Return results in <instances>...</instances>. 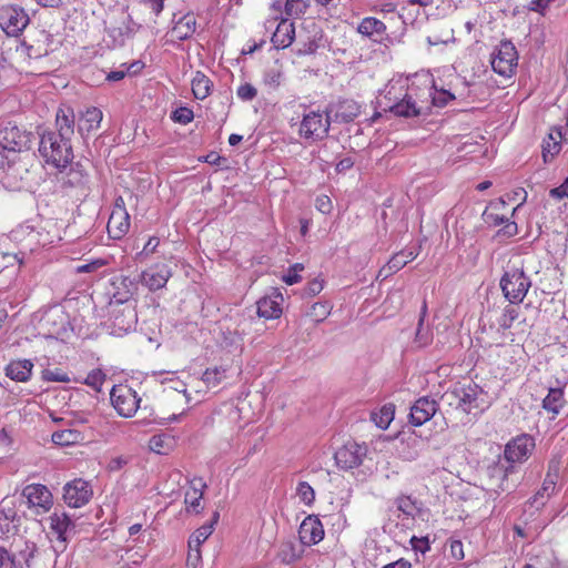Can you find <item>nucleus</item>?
<instances>
[{
    "mask_svg": "<svg viewBox=\"0 0 568 568\" xmlns=\"http://www.w3.org/2000/svg\"><path fill=\"white\" fill-rule=\"evenodd\" d=\"M315 206L320 212L328 214L332 210V201L327 195H321L317 196Z\"/></svg>",
    "mask_w": 568,
    "mask_h": 568,
    "instance_id": "680f3d73",
    "label": "nucleus"
},
{
    "mask_svg": "<svg viewBox=\"0 0 568 568\" xmlns=\"http://www.w3.org/2000/svg\"><path fill=\"white\" fill-rule=\"evenodd\" d=\"M130 229V215L122 196L114 201L113 210L108 221V232L112 239H122Z\"/></svg>",
    "mask_w": 568,
    "mask_h": 568,
    "instance_id": "dca6fc26",
    "label": "nucleus"
},
{
    "mask_svg": "<svg viewBox=\"0 0 568 568\" xmlns=\"http://www.w3.org/2000/svg\"><path fill=\"white\" fill-rule=\"evenodd\" d=\"M437 412V403L429 397L418 398L410 407L409 420L414 426H422Z\"/></svg>",
    "mask_w": 568,
    "mask_h": 568,
    "instance_id": "412c9836",
    "label": "nucleus"
},
{
    "mask_svg": "<svg viewBox=\"0 0 568 568\" xmlns=\"http://www.w3.org/2000/svg\"><path fill=\"white\" fill-rule=\"evenodd\" d=\"M566 400L561 387H550L547 396L542 400V407L554 415H558Z\"/></svg>",
    "mask_w": 568,
    "mask_h": 568,
    "instance_id": "72a5a7b5",
    "label": "nucleus"
},
{
    "mask_svg": "<svg viewBox=\"0 0 568 568\" xmlns=\"http://www.w3.org/2000/svg\"><path fill=\"white\" fill-rule=\"evenodd\" d=\"M17 511L13 506L2 501L0 507V531L9 534L16 528Z\"/></svg>",
    "mask_w": 568,
    "mask_h": 568,
    "instance_id": "e433bc0d",
    "label": "nucleus"
},
{
    "mask_svg": "<svg viewBox=\"0 0 568 568\" xmlns=\"http://www.w3.org/2000/svg\"><path fill=\"white\" fill-rule=\"evenodd\" d=\"M418 255V251L414 247H406L400 252L394 254L386 265H384L379 273L378 277H388L389 275L402 270L408 262L414 261Z\"/></svg>",
    "mask_w": 568,
    "mask_h": 568,
    "instance_id": "b1692460",
    "label": "nucleus"
},
{
    "mask_svg": "<svg viewBox=\"0 0 568 568\" xmlns=\"http://www.w3.org/2000/svg\"><path fill=\"white\" fill-rule=\"evenodd\" d=\"M160 244V240L159 237H150L149 241L146 242V244L144 245L143 250L138 253V257H142V256H148L150 254H153L156 250V247L159 246Z\"/></svg>",
    "mask_w": 568,
    "mask_h": 568,
    "instance_id": "052dcab7",
    "label": "nucleus"
},
{
    "mask_svg": "<svg viewBox=\"0 0 568 568\" xmlns=\"http://www.w3.org/2000/svg\"><path fill=\"white\" fill-rule=\"evenodd\" d=\"M554 0H531L528 4V9L530 11L538 12L540 14H545L546 10L550 6Z\"/></svg>",
    "mask_w": 568,
    "mask_h": 568,
    "instance_id": "bf43d9fd",
    "label": "nucleus"
},
{
    "mask_svg": "<svg viewBox=\"0 0 568 568\" xmlns=\"http://www.w3.org/2000/svg\"><path fill=\"white\" fill-rule=\"evenodd\" d=\"M499 286L504 297L510 304H519L531 287V280L526 275L523 266L513 265L504 272Z\"/></svg>",
    "mask_w": 568,
    "mask_h": 568,
    "instance_id": "423d86ee",
    "label": "nucleus"
},
{
    "mask_svg": "<svg viewBox=\"0 0 568 568\" xmlns=\"http://www.w3.org/2000/svg\"><path fill=\"white\" fill-rule=\"evenodd\" d=\"M550 196L558 200L568 197V178L561 185L550 190Z\"/></svg>",
    "mask_w": 568,
    "mask_h": 568,
    "instance_id": "0e129e2a",
    "label": "nucleus"
},
{
    "mask_svg": "<svg viewBox=\"0 0 568 568\" xmlns=\"http://www.w3.org/2000/svg\"><path fill=\"white\" fill-rule=\"evenodd\" d=\"M324 528L315 515L307 516L300 525L298 536L303 545L312 546L318 544L324 538Z\"/></svg>",
    "mask_w": 568,
    "mask_h": 568,
    "instance_id": "aec40b11",
    "label": "nucleus"
},
{
    "mask_svg": "<svg viewBox=\"0 0 568 568\" xmlns=\"http://www.w3.org/2000/svg\"><path fill=\"white\" fill-rule=\"evenodd\" d=\"M51 439L55 445L71 446L80 443L83 439V435L77 429H63L54 432Z\"/></svg>",
    "mask_w": 568,
    "mask_h": 568,
    "instance_id": "4c0bfd02",
    "label": "nucleus"
},
{
    "mask_svg": "<svg viewBox=\"0 0 568 568\" xmlns=\"http://www.w3.org/2000/svg\"><path fill=\"white\" fill-rule=\"evenodd\" d=\"M395 406L386 404L376 412H372L371 419L381 429H387L394 419Z\"/></svg>",
    "mask_w": 568,
    "mask_h": 568,
    "instance_id": "c9c22d12",
    "label": "nucleus"
},
{
    "mask_svg": "<svg viewBox=\"0 0 568 568\" xmlns=\"http://www.w3.org/2000/svg\"><path fill=\"white\" fill-rule=\"evenodd\" d=\"M295 38L294 23L287 19H282L272 36V43L276 49L290 47Z\"/></svg>",
    "mask_w": 568,
    "mask_h": 568,
    "instance_id": "c85d7f7f",
    "label": "nucleus"
},
{
    "mask_svg": "<svg viewBox=\"0 0 568 568\" xmlns=\"http://www.w3.org/2000/svg\"><path fill=\"white\" fill-rule=\"evenodd\" d=\"M310 0H285V13L288 17H300L305 13Z\"/></svg>",
    "mask_w": 568,
    "mask_h": 568,
    "instance_id": "de8ad7c7",
    "label": "nucleus"
},
{
    "mask_svg": "<svg viewBox=\"0 0 568 568\" xmlns=\"http://www.w3.org/2000/svg\"><path fill=\"white\" fill-rule=\"evenodd\" d=\"M484 392L476 384L455 386L442 396L443 402L466 414H477L487 407Z\"/></svg>",
    "mask_w": 568,
    "mask_h": 568,
    "instance_id": "39448f33",
    "label": "nucleus"
},
{
    "mask_svg": "<svg viewBox=\"0 0 568 568\" xmlns=\"http://www.w3.org/2000/svg\"><path fill=\"white\" fill-rule=\"evenodd\" d=\"M175 445L173 436L166 433L153 435L149 440V448L160 455L169 454Z\"/></svg>",
    "mask_w": 568,
    "mask_h": 568,
    "instance_id": "f704fd0d",
    "label": "nucleus"
},
{
    "mask_svg": "<svg viewBox=\"0 0 568 568\" xmlns=\"http://www.w3.org/2000/svg\"><path fill=\"white\" fill-rule=\"evenodd\" d=\"M534 448V438L523 434L509 440L505 446L504 455L499 457L520 468V465L529 458Z\"/></svg>",
    "mask_w": 568,
    "mask_h": 568,
    "instance_id": "f8f14e48",
    "label": "nucleus"
},
{
    "mask_svg": "<svg viewBox=\"0 0 568 568\" xmlns=\"http://www.w3.org/2000/svg\"><path fill=\"white\" fill-rule=\"evenodd\" d=\"M296 495L307 506H311L315 500V491L307 481H300L297 484Z\"/></svg>",
    "mask_w": 568,
    "mask_h": 568,
    "instance_id": "09e8293b",
    "label": "nucleus"
},
{
    "mask_svg": "<svg viewBox=\"0 0 568 568\" xmlns=\"http://www.w3.org/2000/svg\"><path fill=\"white\" fill-rule=\"evenodd\" d=\"M490 63L496 73L510 78L518 65V53L514 43L509 40L501 41L493 51Z\"/></svg>",
    "mask_w": 568,
    "mask_h": 568,
    "instance_id": "1a4fd4ad",
    "label": "nucleus"
},
{
    "mask_svg": "<svg viewBox=\"0 0 568 568\" xmlns=\"http://www.w3.org/2000/svg\"><path fill=\"white\" fill-rule=\"evenodd\" d=\"M435 87L432 79L424 78L422 87L412 83L404 92V104L396 108L397 116L414 118L422 114H427L433 105Z\"/></svg>",
    "mask_w": 568,
    "mask_h": 568,
    "instance_id": "20e7f679",
    "label": "nucleus"
},
{
    "mask_svg": "<svg viewBox=\"0 0 568 568\" xmlns=\"http://www.w3.org/2000/svg\"><path fill=\"white\" fill-rule=\"evenodd\" d=\"M10 239L30 252L40 246L52 244L60 240L57 224L51 220L41 221L34 225L29 222L18 225L10 232Z\"/></svg>",
    "mask_w": 568,
    "mask_h": 568,
    "instance_id": "7ed1b4c3",
    "label": "nucleus"
},
{
    "mask_svg": "<svg viewBox=\"0 0 568 568\" xmlns=\"http://www.w3.org/2000/svg\"><path fill=\"white\" fill-rule=\"evenodd\" d=\"M323 290V283L318 280H313L308 283L307 287L305 288V293L308 296H315L320 294Z\"/></svg>",
    "mask_w": 568,
    "mask_h": 568,
    "instance_id": "774afa93",
    "label": "nucleus"
},
{
    "mask_svg": "<svg viewBox=\"0 0 568 568\" xmlns=\"http://www.w3.org/2000/svg\"><path fill=\"white\" fill-rule=\"evenodd\" d=\"M212 82L202 72H196L192 80V92L199 100H204L211 92Z\"/></svg>",
    "mask_w": 568,
    "mask_h": 568,
    "instance_id": "58836bf2",
    "label": "nucleus"
},
{
    "mask_svg": "<svg viewBox=\"0 0 568 568\" xmlns=\"http://www.w3.org/2000/svg\"><path fill=\"white\" fill-rule=\"evenodd\" d=\"M196 20L193 14H185L175 22L171 36L178 40H186L195 32Z\"/></svg>",
    "mask_w": 568,
    "mask_h": 568,
    "instance_id": "2f4dec72",
    "label": "nucleus"
},
{
    "mask_svg": "<svg viewBox=\"0 0 568 568\" xmlns=\"http://www.w3.org/2000/svg\"><path fill=\"white\" fill-rule=\"evenodd\" d=\"M397 509L407 517L414 518L420 510V504L412 496L400 495L395 499Z\"/></svg>",
    "mask_w": 568,
    "mask_h": 568,
    "instance_id": "ea45409f",
    "label": "nucleus"
},
{
    "mask_svg": "<svg viewBox=\"0 0 568 568\" xmlns=\"http://www.w3.org/2000/svg\"><path fill=\"white\" fill-rule=\"evenodd\" d=\"M29 22V16L21 7L4 6L0 9V28L10 37L19 36Z\"/></svg>",
    "mask_w": 568,
    "mask_h": 568,
    "instance_id": "ddd939ff",
    "label": "nucleus"
},
{
    "mask_svg": "<svg viewBox=\"0 0 568 568\" xmlns=\"http://www.w3.org/2000/svg\"><path fill=\"white\" fill-rule=\"evenodd\" d=\"M113 292L110 305L112 307L125 304L136 292L135 282L128 276H118L112 282Z\"/></svg>",
    "mask_w": 568,
    "mask_h": 568,
    "instance_id": "4be33fe9",
    "label": "nucleus"
},
{
    "mask_svg": "<svg viewBox=\"0 0 568 568\" xmlns=\"http://www.w3.org/2000/svg\"><path fill=\"white\" fill-rule=\"evenodd\" d=\"M517 304H508L504 310L503 314L498 320V326L503 331L509 329L514 322L519 317V308L516 306Z\"/></svg>",
    "mask_w": 568,
    "mask_h": 568,
    "instance_id": "37998d69",
    "label": "nucleus"
},
{
    "mask_svg": "<svg viewBox=\"0 0 568 568\" xmlns=\"http://www.w3.org/2000/svg\"><path fill=\"white\" fill-rule=\"evenodd\" d=\"M404 92L402 87L388 83L377 98L378 106L397 115L395 106L404 104Z\"/></svg>",
    "mask_w": 568,
    "mask_h": 568,
    "instance_id": "5701e85b",
    "label": "nucleus"
},
{
    "mask_svg": "<svg viewBox=\"0 0 568 568\" xmlns=\"http://www.w3.org/2000/svg\"><path fill=\"white\" fill-rule=\"evenodd\" d=\"M454 99H455V95L453 93H450L449 91H447V90L437 91L435 89L434 90V97H433V105L444 106L449 101H452Z\"/></svg>",
    "mask_w": 568,
    "mask_h": 568,
    "instance_id": "6e6d98bb",
    "label": "nucleus"
},
{
    "mask_svg": "<svg viewBox=\"0 0 568 568\" xmlns=\"http://www.w3.org/2000/svg\"><path fill=\"white\" fill-rule=\"evenodd\" d=\"M42 377L47 382H59V383H69L70 377L67 373L61 369H45L42 373Z\"/></svg>",
    "mask_w": 568,
    "mask_h": 568,
    "instance_id": "864d4df0",
    "label": "nucleus"
},
{
    "mask_svg": "<svg viewBox=\"0 0 568 568\" xmlns=\"http://www.w3.org/2000/svg\"><path fill=\"white\" fill-rule=\"evenodd\" d=\"M332 311V305L328 302H316L314 303L307 315L315 322H323Z\"/></svg>",
    "mask_w": 568,
    "mask_h": 568,
    "instance_id": "49530a36",
    "label": "nucleus"
},
{
    "mask_svg": "<svg viewBox=\"0 0 568 568\" xmlns=\"http://www.w3.org/2000/svg\"><path fill=\"white\" fill-rule=\"evenodd\" d=\"M303 270H304V265L301 263H296V264L292 265L287 270V273L283 276V281L287 285H293V284L301 282L302 276L300 275V272H302Z\"/></svg>",
    "mask_w": 568,
    "mask_h": 568,
    "instance_id": "603ef678",
    "label": "nucleus"
},
{
    "mask_svg": "<svg viewBox=\"0 0 568 568\" xmlns=\"http://www.w3.org/2000/svg\"><path fill=\"white\" fill-rule=\"evenodd\" d=\"M332 121L328 109L324 112L310 111L303 115L298 134L306 140L321 141L327 136Z\"/></svg>",
    "mask_w": 568,
    "mask_h": 568,
    "instance_id": "6e6552de",
    "label": "nucleus"
},
{
    "mask_svg": "<svg viewBox=\"0 0 568 568\" xmlns=\"http://www.w3.org/2000/svg\"><path fill=\"white\" fill-rule=\"evenodd\" d=\"M202 560L201 550L197 548H189L185 566L186 568H196Z\"/></svg>",
    "mask_w": 568,
    "mask_h": 568,
    "instance_id": "13d9d810",
    "label": "nucleus"
},
{
    "mask_svg": "<svg viewBox=\"0 0 568 568\" xmlns=\"http://www.w3.org/2000/svg\"><path fill=\"white\" fill-rule=\"evenodd\" d=\"M172 276L171 268L165 263H156L143 271L140 275L141 283L150 291L163 288Z\"/></svg>",
    "mask_w": 568,
    "mask_h": 568,
    "instance_id": "6ab92c4d",
    "label": "nucleus"
},
{
    "mask_svg": "<svg viewBox=\"0 0 568 568\" xmlns=\"http://www.w3.org/2000/svg\"><path fill=\"white\" fill-rule=\"evenodd\" d=\"M111 402L119 415L131 417L138 410L140 398L135 390L128 386H114L110 394Z\"/></svg>",
    "mask_w": 568,
    "mask_h": 568,
    "instance_id": "4468645a",
    "label": "nucleus"
},
{
    "mask_svg": "<svg viewBox=\"0 0 568 568\" xmlns=\"http://www.w3.org/2000/svg\"><path fill=\"white\" fill-rule=\"evenodd\" d=\"M561 149L559 139H556V133L554 129L548 134V138L544 140L542 142V158L544 161L547 163L551 161L556 154L559 153Z\"/></svg>",
    "mask_w": 568,
    "mask_h": 568,
    "instance_id": "79ce46f5",
    "label": "nucleus"
},
{
    "mask_svg": "<svg viewBox=\"0 0 568 568\" xmlns=\"http://www.w3.org/2000/svg\"><path fill=\"white\" fill-rule=\"evenodd\" d=\"M357 31L377 43H382L387 38L385 23L374 17L364 18Z\"/></svg>",
    "mask_w": 568,
    "mask_h": 568,
    "instance_id": "393cba45",
    "label": "nucleus"
},
{
    "mask_svg": "<svg viewBox=\"0 0 568 568\" xmlns=\"http://www.w3.org/2000/svg\"><path fill=\"white\" fill-rule=\"evenodd\" d=\"M171 119L176 123L185 125L194 119V113L190 108L180 106L172 112Z\"/></svg>",
    "mask_w": 568,
    "mask_h": 568,
    "instance_id": "3c124183",
    "label": "nucleus"
},
{
    "mask_svg": "<svg viewBox=\"0 0 568 568\" xmlns=\"http://www.w3.org/2000/svg\"><path fill=\"white\" fill-rule=\"evenodd\" d=\"M33 363L30 359L11 361L4 368L6 376L14 382L26 383L31 378Z\"/></svg>",
    "mask_w": 568,
    "mask_h": 568,
    "instance_id": "bb28decb",
    "label": "nucleus"
},
{
    "mask_svg": "<svg viewBox=\"0 0 568 568\" xmlns=\"http://www.w3.org/2000/svg\"><path fill=\"white\" fill-rule=\"evenodd\" d=\"M282 295L265 296L257 301V314L266 320L277 318L282 314Z\"/></svg>",
    "mask_w": 568,
    "mask_h": 568,
    "instance_id": "c756f323",
    "label": "nucleus"
},
{
    "mask_svg": "<svg viewBox=\"0 0 568 568\" xmlns=\"http://www.w3.org/2000/svg\"><path fill=\"white\" fill-rule=\"evenodd\" d=\"M113 328L119 333H128L134 327L136 314L130 305H124L120 310H113Z\"/></svg>",
    "mask_w": 568,
    "mask_h": 568,
    "instance_id": "cd10ccee",
    "label": "nucleus"
},
{
    "mask_svg": "<svg viewBox=\"0 0 568 568\" xmlns=\"http://www.w3.org/2000/svg\"><path fill=\"white\" fill-rule=\"evenodd\" d=\"M449 551L453 558L462 560L464 558L463 542L460 540H453L449 545Z\"/></svg>",
    "mask_w": 568,
    "mask_h": 568,
    "instance_id": "e2e57ef3",
    "label": "nucleus"
},
{
    "mask_svg": "<svg viewBox=\"0 0 568 568\" xmlns=\"http://www.w3.org/2000/svg\"><path fill=\"white\" fill-rule=\"evenodd\" d=\"M226 377V368L223 366L207 368L202 375V383L206 385L207 388H213L219 386L222 381Z\"/></svg>",
    "mask_w": 568,
    "mask_h": 568,
    "instance_id": "a19ab883",
    "label": "nucleus"
},
{
    "mask_svg": "<svg viewBox=\"0 0 568 568\" xmlns=\"http://www.w3.org/2000/svg\"><path fill=\"white\" fill-rule=\"evenodd\" d=\"M559 478L558 467L549 466L540 489L528 500L536 510L541 509L547 501L558 491L557 481Z\"/></svg>",
    "mask_w": 568,
    "mask_h": 568,
    "instance_id": "a211bd4d",
    "label": "nucleus"
},
{
    "mask_svg": "<svg viewBox=\"0 0 568 568\" xmlns=\"http://www.w3.org/2000/svg\"><path fill=\"white\" fill-rule=\"evenodd\" d=\"M74 134V112L60 108L55 114L54 129L38 128L39 154L52 168H67L73 160L71 144Z\"/></svg>",
    "mask_w": 568,
    "mask_h": 568,
    "instance_id": "f03ea898",
    "label": "nucleus"
},
{
    "mask_svg": "<svg viewBox=\"0 0 568 568\" xmlns=\"http://www.w3.org/2000/svg\"><path fill=\"white\" fill-rule=\"evenodd\" d=\"M48 521L49 535L57 540L52 550L38 551L33 542L20 539L12 552L0 547V568H53L57 554L67 548L75 534V523L67 513L58 510L48 517Z\"/></svg>",
    "mask_w": 568,
    "mask_h": 568,
    "instance_id": "f257e3e1",
    "label": "nucleus"
},
{
    "mask_svg": "<svg viewBox=\"0 0 568 568\" xmlns=\"http://www.w3.org/2000/svg\"><path fill=\"white\" fill-rule=\"evenodd\" d=\"M412 548L415 551L425 554L430 549L428 537H416L410 538Z\"/></svg>",
    "mask_w": 568,
    "mask_h": 568,
    "instance_id": "4d7b16f0",
    "label": "nucleus"
},
{
    "mask_svg": "<svg viewBox=\"0 0 568 568\" xmlns=\"http://www.w3.org/2000/svg\"><path fill=\"white\" fill-rule=\"evenodd\" d=\"M367 454L365 445H359L355 442H347L335 452L334 458L336 465L344 470H349L358 467Z\"/></svg>",
    "mask_w": 568,
    "mask_h": 568,
    "instance_id": "2eb2a0df",
    "label": "nucleus"
},
{
    "mask_svg": "<svg viewBox=\"0 0 568 568\" xmlns=\"http://www.w3.org/2000/svg\"><path fill=\"white\" fill-rule=\"evenodd\" d=\"M237 97L243 101H252L257 95V90L250 83H244L237 88Z\"/></svg>",
    "mask_w": 568,
    "mask_h": 568,
    "instance_id": "5fc2aeb1",
    "label": "nucleus"
},
{
    "mask_svg": "<svg viewBox=\"0 0 568 568\" xmlns=\"http://www.w3.org/2000/svg\"><path fill=\"white\" fill-rule=\"evenodd\" d=\"M489 489L499 495L504 491H513L519 484V467L498 456L487 468Z\"/></svg>",
    "mask_w": 568,
    "mask_h": 568,
    "instance_id": "0eeeda50",
    "label": "nucleus"
},
{
    "mask_svg": "<svg viewBox=\"0 0 568 568\" xmlns=\"http://www.w3.org/2000/svg\"><path fill=\"white\" fill-rule=\"evenodd\" d=\"M201 498H202V496L197 495V491L194 490L193 496H190V494H186L185 504L187 505L189 509H192L193 511L199 513Z\"/></svg>",
    "mask_w": 568,
    "mask_h": 568,
    "instance_id": "338daca9",
    "label": "nucleus"
},
{
    "mask_svg": "<svg viewBox=\"0 0 568 568\" xmlns=\"http://www.w3.org/2000/svg\"><path fill=\"white\" fill-rule=\"evenodd\" d=\"M142 4L151 10L152 12H154L155 16H159L163 8H164V4H163V0H143L142 1Z\"/></svg>",
    "mask_w": 568,
    "mask_h": 568,
    "instance_id": "69168bd1",
    "label": "nucleus"
},
{
    "mask_svg": "<svg viewBox=\"0 0 568 568\" xmlns=\"http://www.w3.org/2000/svg\"><path fill=\"white\" fill-rule=\"evenodd\" d=\"M359 105L353 100L342 101L337 104L332 120L339 123H349L359 115Z\"/></svg>",
    "mask_w": 568,
    "mask_h": 568,
    "instance_id": "7c9ffc66",
    "label": "nucleus"
},
{
    "mask_svg": "<svg viewBox=\"0 0 568 568\" xmlns=\"http://www.w3.org/2000/svg\"><path fill=\"white\" fill-rule=\"evenodd\" d=\"M103 114L102 111L95 106L88 108L84 113H82L79 121V132H90L97 130L100 126Z\"/></svg>",
    "mask_w": 568,
    "mask_h": 568,
    "instance_id": "473e14b6",
    "label": "nucleus"
},
{
    "mask_svg": "<svg viewBox=\"0 0 568 568\" xmlns=\"http://www.w3.org/2000/svg\"><path fill=\"white\" fill-rule=\"evenodd\" d=\"M213 523L205 524L197 528L189 538V548L200 549L201 545L212 535Z\"/></svg>",
    "mask_w": 568,
    "mask_h": 568,
    "instance_id": "c03bdc74",
    "label": "nucleus"
},
{
    "mask_svg": "<svg viewBox=\"0 0 568 568\" xmlns=\"http://www.w3.org/2000/svg\"><path fill=\"white\" fill-rule=\"evenodd\" d=\"M33 134L17 124L8 122L0 129V145L9 151L21 152L32 145Z\"/></svg>",
    "mask_w": 568,
    "mask_h": 568,
    "instance_id": "9d476101",
    "label": "nucleus"
},
{
    "mask_svg": "<svg viewBox=\"0 0 568 568\" xmlns=\"http://www.w3.org/2000/svg\"><path fill=\"white\" fill-rule=\"evenodd\" d=\"M426 303L423 304V307H422V313H420V317H419V321H418V327H417V331H416V336H415V343L419 346V347H424L426 345H428L430 342H432V333L428 328H424L423 324H424V318H425V315H426Z\"/></svg>",
    "mask_w": 568,
    "mask_h": 568,
    "instance_id": "a18cd8bd",
    "label": "nucleus"
},
{
    "mask_svg": "<svg viewBox=\"0 0 568 568\" xmlns=\"http://www.w3.org/2000/svg\"><path fill=\"white\" fill-rule=\"evenodd\" d=\"M105 382V375L101 369L91 371L84 379V384L90 386L97 392L101 390L103 383Z\"/></svg>",
    "mask_w": 568,
    "mask_h": 568,
    "instance_id": "8fccbe9b",
    "label": "nucleus"
},
{
    "mask_svg": "<svg viewBox=\"0 0 568 568\" xmlns=\"http://www.w3.org/2000/svg\"><path fill=\"white\" fill-rule=\"evenodd\" d=\"M58 170L57 180L62 187H78L85 181V174L80 164H69L67 168H55Z\"/></svg>",
    "mask_w": 568,
    "mask_h": 568,
    "instance_id": "a878e982",
    "label": "nucleus"
},
{
    "mask_svg": "<svg viewBox=\"0 0 568 568\" xmlns=\"http://www.w3.org/2000/svg\"><path fill=\"white\" fill-rule=\"evenodd\" d=\"M30 509L36 515L47 514L53 506V496L49 488L42 484L27 485L21 493Z\"/></svg>",
    "mask_w": 568,
    "mask_h": 568,
    "instance_id": "9b49d317",
    "label": "nucleus"
},
{
    "mask_svg": "<svg viewBox=\"0 0 568 568\" xmlns=\"http://www.w3.org/2000/svg\"><path fill=\"white\" fill-rule=\"evenodd\" d=\"M92 489L83 479H74L63 487V500L72 508H80L89 503Z\"/></svg>",
    "mask_w": 568,
    "mask_h": 568,
    "instance_id": "f3484780",
    "label": "nucleus"
}]
</instances>
